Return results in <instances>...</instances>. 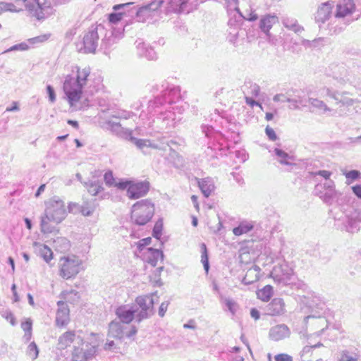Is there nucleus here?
<instances>
[{"mask_svg": "<svg viewBox=\"0 0 361 361\" xmlns=\"http://www.w3.org/2000/svg\"><path fill=\"white\" fill-rule=\"evenodd\" d=\"M291 334L289 327L284 324H278L271 327L269 332V338L274 341H279L290 337Z\"/></svg>", "mask_w": 361, "mask_h": 361, "instance_id": "15", "label": "nucleus"}, {"mask_svg": "<svg viewBox=\"0 0 361 361\" xmlns=\"http://www.w3.org/2000/svg\"><path fill=\"white\" fill-rule=\"evenodd\" d=\"M238 29L239 27L235 25L233 27L229 28L228 39L231 43L234 44L238 36Z\"/></svg>", "mask_w": 361, "mask_h": 361, "instance_id": "54", "label": "nucleus"}, {"mask_svg": "<svg viewBox=\"0 0 361 361\" xmlns=\"http://www.w3.org/2000/svg\"><path fill=\"white\" fill-rule=\"evenodd\" d=\"M355 8L353 0H341L336 6V18H343L350 13Z\"/></svg>", "mask_w": 361, "mask_h": 361, "instance_id": "22", "label": "nucleus"}, {"mask_svg": "<svg viewBox=\"0 0 361 361\" xmlns=\"http://www.w3.org/2000/svg\"><path fill=\"white\" fill-rule=\"evenodd\" d=\"M133 180L121 179L115 183V186L120 190H127L128 194V188L131 185Z\"/></svg>", "mask_w": 361, "mask_h": 361, "instance_id": "52", "label": "nucleus"}, {"mask_svg": "<svg viewBox=\"0 0 361 361\" xmlns=\"http://www.w3.org/2000/svg\"><path fill=\"white\" fill-rule=\"evenodd\" d=\"M143 255L145 261L152 267H155L159 259L161 261L164 259L163 252L158 249L152 247L147 248L146 252Z\"/></svg>", "mask_w": 361, "mask_h": 361, "instance_id": "23", "label": "nucleus"}, {"mask_svg": "<svg viewBox=\"0 0 361 361\" xmlns=\"http://www.w3.org/2000/svg\"><path fill=\"white\" fill-rule=\"evenodd\" d=\"M335 190V184L334 182L331 180H325L324 183L317 184L314 188V193H321L322 190Z\"/></svg>", "mask_w": 361, "mask_h": 361, "instance_id": "39", "label": "nucleus"}, {"mask_svg": "<svg viewBox=\"0 0 361 361\" xmlns=\"http://www.w3.org/2000/svg\"><path fill=\"white\" fill-rule=\"evenodd\" d=\"M129 140L135 145H136V147L140 149H144L145 147L157 148V146L154 144H152L149 140L137 139L133 137L131 133L129 134Z\"/></svg>", "mask_w": 361, "mask_h": 361, "instance_id": "31", "label": "nucleus"}, {"mask_svg": "<svg viewBox=\"0 0 361 361\" xmlns=\"http://www.w3.org/2000/svg\"><path fill=\"white\" fill-rule=\"evenodd\" d=\"M27 354L32 360H35L37 358L39 355V349L35 342H32L28 345Z\"/></svg>", "mask_w": 361, "mask_h": 361, "instance_id": "44", "label": "nucleus"}, {"mask_svg": "<svg viewBox=\"0 0 361 361\" xmlns=\"http://www.w3.org/2000/svg\"><path fill=\"white\" fill-rule=\"evenodd\" d=\"M202 248V255H201V262L203 264L204 268L206 271V272H208L209 269V259H208V255H207V247L204 243H202L201 245Z\"/></svg>", "mask_w": 361, "mask_h": 361, "instance_id": "46", "label": "nucleus"}, {"mask_svg": "<svg viewBox=\"0 0 361 361\" xmlns=\"http://www.w3.org/2000/svg\"><path fill=\"white\" fill-rule=\"evenodd\" d=\"M45 216L50 218L51 221L56 224L62 222L66 215L67 212L65 203L63 200L57 197H54L46 203V209L44 211Z\"/></svg>", "mask_w": 361, "mask_h": 361, "instance_id": "9", "label": "nucleus"}, {"mask_svg": "<svg viewBox=\"0 0 361 361\" xmlns=\"http://www.w3.org/2000/svg\"><path fill=\"white\" fill-rule=\"evenodd\" d=\"M261 269L257 265H252L246 272L243 279L245 284L251 283L259 279Z\"/></svg>", "mask_w": 361, "mask_h": 361, "instance_id": "28", "label": "nucleus"}, {"mask_svg": "<svg viewBox=\"0 0 361 361\" xmlns=\"http://www.w3.org/2000/svg\"><path fill=\"white\" fill-rule=\"evenodd\" d=\"M337 193L336 190H322L321 193H315V195L319 196L325 203L331 204L336 197Z\"/></svg>", "mask_w": 361, "mask_h": 361, "instance_id": "35", "label": "nucleus"}, {"mask_svg": "<svg viewBox=\"0 0 361 361\" xmlns=\"http://www.w3.org/2000/svg\"><path fill=\"white\" fill-rule=\"evenodd\" d=\"M54 247L61 252L68 251L71 247L70 241L66 238H58L54 240Z\"/></svg>", "mask_w": 361, "mask_h": 361, "instance_id": "34", "label": "nucleus"}, {"mask_svg": "<svg viewBox=\"0 0 361 361\" xmlns=\"http://www.w3.org/2000/svg\"><path fill=\"white\" fill-rule=\"evenodd\" d=\"M308 102L311 107L314 109L313 111H316L319 114H325L327 112L332 111V109L329 108L324 102L317 98L310 97Z\"/></svg>", "mask_w": 361, "mask_h": 361, "instance_id": "26", "label": "nucleus"}, {"mask_svg": "<svg viewBox=\"0 0 361 361\" xmlns=\"http://www.w3.org/2000/svg\"><path fill=\"white\" fill-rule=\"evenodd\" d=\"M344 176H345V178L347 179L346 183L348 185H349L351 183L349 181V180H355L360 178L361 173L359 171L351 170V171L344 173Z\"/></svg>", "mask_w": 361, "mask_h": 361, "instance_id": "50", "label": "nucleus"}, {"mask_svg": "<svg viewBox=\"0 0 361 361\" xmlns=\"http://www.w3.org/2000/svg\"><path fill=\"white\" fill-rule=\"evenodd\" d=\"M6 11H16L14 4L11 3L0 2V15Z\"/></svg>", "mask_w": 361, "mask_h": 361, "instance_id": "55", "label": "nucleus"}, {"mask_svg": "<svg viewBox=\"0 0 361 361\" xmlns=\"http://www.w3.org/2000/svg\"><path fill=\"white\" fill-rule=\"evenodd\" d=\"M100 78H93L90 67L73 66L63 84V90L72 111L82 107L80 99L83 92L92 95L102 88Z\"/></svg>", "mask_w": 361, "mask_h": 361, "instance_id": "2", "label": "nucleus"}, {"mask_svg": "<svg viewBox=\"0 0 361 361\" xmlns=\"http://www.w3.org/2000/svg\"><path fill=\"white\" fill-rule=\"evenodd\" d=\"M30 48V46L29 43L27 42H23L17 44H15L12 47H11L9 49L6 50L4 53H8L13 51H26L28 50Z\"/></svg>", "mask_w": 361, "mask_h": 361, "instance_id": "47", "label": "nucleus"}, {"mask_svg": "<svg viewBox=\"0 0 361 361\" xmlns=\"http://www.w3.org/2000/svg\"><path fill=\"white\" fill-rule=\"evenodd\" d=\"M135 44L139 56L147 60H155L157 58L154 49L149 44H145L142 39H137Z\"/></svg>", "mask_w": 361, "mask_h": 361, "instance_id": "17", "label": "nucleus"}, {"mask_svg": "<svg viewBox=\"0 0 361 361\" xmlns=\"http://www.w3.org/2000/svg\"><path fill=\"white\" fill-rule=\"evenodd\" d=\"M326 75L338 84L343 85L350 80L349 71L343 63H331L326 70Z\"/></svg>", "mask_w": 361, "mask_h": 361, "instance_id": "12", "label": "nucleus"}, {"mask_svg": "<svg viewBox=\"0 0 361 361\" xmlns=\"http://www.w3.org/2000/svg\"><path fill=\"white\" fill-rule=\"evenodd\" d=\"M166 13L188 12V0H164Z\"/></svg>", "mask_w": 361, "mask_h": 361, "instance_id": "20", "label": "nucleus"}, {"mask_svg": "<svg viewBox=\"0 0 361 361\" xmlns=\"http://www.w3.org/2000/svg\"><path fill=\"white\" fill-rule=\"evenodd\" d=\"M47 92L48 94L49 100L51 103H54L56 100V93L53 87L50 85L47 86Z\"/></svg>", "mask_w": 361, "mask_h": 361, "instance_id": "62", "label": "nucleus"}, {"mask_svg": "<svg viewBox=\"0 0 361 361\" xmlns=\"http://www.w3.org/2000/svg\"><path fill=\"white\" fill-rule=\"evenodd\" d=\"M286 101L290 104L288 106L290 109L295 110L300 109L301 106L300 105L301 102L300 101L295 100L291 97L286 98Z\"/></svg>", "mask_w": 361, "mask_h": 361, "instance_id": "59", "label": "nucleus"}, {"mask_svg": "<svg viewBox=\"0 0 361 361\" xmlns=\"http://www.w3.org/2000/svg\"><path fill=\"white\" fill-rule=\"evenodd\" d=\"M39 252L40 256L47 263H49L53 258V252L51 250L45 245H39Z\"/></svg>", "mask_w": 361, "mask_h": 361, "instance_id": "40", "label": "nucleus"}, {"mask_svg": "<svg viewBox=\"0 0 361 361\" xmlns=\"http://www.w3.org/2000/svg\"><path fill=\"white\" fill-rule=\"evenodd\" d=\"M137 332L135 326H128L118 321L113 320L109 324L108 338L122 341L124 338H130Z\"/></svg>", "mask_w": 361, "mask_h": 361, "instance_id": "11", "label": "nucleus"}, {"mask_svg": "<svg viewBox=\"0 0 361 361\" xmlns=\"http://www.w3.org/2000/svg\"><path fill=\"white\" fill-rule=\"evenodd\" d=\"M149 190V182L133 180L131 185L128 188V197L132 200L138 199L146 195Z\"/></svg>", "mask_w": 361, "mask_h": 361, "instance_id": "14", "label": "nucleus"}, {"mask_svg": "<svg viewBox=\"0 0 361 361\" xmlns=\"http://www.w3.org/2000/svg\"><path fill=\"white\" fill-rule=\"evenodd\" d=\"M234 10L239 14L240 18L249 21H255L258 18L257 15L252 8L250 11H246L245 13H243L238 6L234 7Z\"/></svg>", "mask_w": 361, "mask_h": 361, "instance_id": "42", "label": "nucleus"}, {"mask_svg": "<svg viewBox=\"0 0 361 361\" xmlns=\"http://www.w3.org/2000/svg\"><path fill=\"white\" fill-rule=\"evenodd\" d=\"M285 311V302L279 298L273 299L266 307V314L271 316L282 314Z\"/></svg>", "mask_w": 361, "mask_h": 361, "instance_id": "21", "label": "nucleus"}, {"mask_svg": "<svg viewBox=\"0 0 361 361\" xmlns=\"http://www.w3.org/2000/svg\"><path fill=\"white\" fill-rule=\"evenodd\" d=\"M158 91L160 94L154 96L148 102L147 114L153 118L147 125L159 130H167L175 127L182 118V107L173 106L180 97V89L167 81H163L161 84L153 87V92Z\"/></svg>", "mask_w": 361, "mask_h": 361, "instance_id": "1", "label": "nucleus"}, {"mask_svg": "<svg viewBox=\"0 0 361 361\" xmlns=\"http://www.w3.org/2000/svg\"><path fill=\"white\" fill-rule=\"evenodd\" d=\"M275 361H293V357L286 353H280L274 357Z\"/></svg>", "mask_w": 361, "mask_h": 361, "instance_id": "64", "label": "nucleus"}, {"mask_svg": "<svg viewBox=\"0 0 361 361\" xmlns=\"http://www.w3.org/2000/svg\"><path fill=\"white\" fill-rule=\"evenodd\" d=\"M283 25L288 30H290L295 33H300L304 30L303 27L298 24L296 19L292 18H283L282 20Z\"/></svg>", "mask_w": 361, "mask_h": 361, "instance_id": "29", "label": "nucleus"}, {"mask_svg": "<svg viewBox=\"0 0 361 361\" xmlns=\"http://www.w3.org/2000/svg\"><path fill=\"white\" fill-rule=\"evenodd\" d=\"M61 296L66 302L74 303L78 301L80 295L75 290H64L61 293Z\"/></svg>", "mask_w": 361, "mask_h": 361, "instance_id": "38", "label": "nucleus"}, {"mask_svg": "<svg viewBox=\"0 0 361 361\" xmlns=\"http://www.w3.org/2000/svg\"><path fill=\"white\" fill-rule=\"evenodd\" d=\"M253 227L254 226L252 222L242 221L237 227L233 229V233L235 235L239 236L250 232Z\"/></svg>", "mask_w": 361, "mask_h": 361, "instance_id": "32", "label": "nucleus"}, {"mask_svg": "<svg viewBox=\"0 0 361 361\" xmlns=\"http://www.w3.org/2000/svg\"><path fill=\"white\" fill-rule=\"evenodd\" d=\"M163 230V221L161 219H159L157 221L153 228L152 235L154 238L159 240L162 235Z\"/></svg>", "mask_w": 361, "mask_h": 361, "instance_id": "45", "label": "nucleus"}, {"mask_svg": "<svg viewBox=\"0 0 361 361\" xmlns=\"http://www.w3.org/2000/svg\"><path fill=\"white\" fill-rule=\"evenodd\" d=\"M274 153L276 156L277 157L278 161L281 164L285 165H291L292 161H293V157L290 156L288 153H286L285 151L276 148L274 149Z\"/></svg>", "mask_w": 361, "mask_h": 361, "instance_id": "33", "label": "nucleus"}, {"mask_svg": "<svg viewBox=\"0 0 361 361\" xmlns=\"http://www.w3.org/2000/svg\"><path fill=\"white\" fill-rule=\"evenodd\" d=\"M324 90L326 91V95L336 100L337 103H339L341 94L336 91H332L330 88H325Z\"/></svg>", "mask_w": 361, "mask_h": 361, "instance_id": "61", "label": "nucleus"}, {"mask_svg": "<svg viewBox=\"0 0 361 361\" xmlns=\"http://www.w3.org/2000/svg\"><path fill=\"white\" fill-rule=\"evenodd\" d=\"M132 116V113L127 111H118L116 112L114 114L112 115V117L116 118H124L128 119L130 118Z\"/></svg>", "mask_w": 361, "mask_h": 361, "instance_id": "60", "label": "nucleus"}, {"mask_svg": "<svg viewBox=\"0 0 361 361\" xmlns=\"http://www.w3.org/2000/svg\"><path fill=\"white\" fill-rule=\"evenodd\" d=\"M56 225L51 221L50 218H47L44 214L41 216L40 229L42 233L48 234L58 232Z\"/></svg>", "mask_w": 361, "mask_h": 361, "instance_id": "27", "label": "nucleus"}, {"mask_svg": "<svg viewBox=\"0 0 361 361\" xmlns=\"http://www.w3.org/2000/svg\"><path fill=\"white\" fill-rule=\"evenodd\" d=\"M151 241H152V238L150 237L141 239L140 240H139L137 243V249L140 251L143 250V249L145 248V246L150 244Z\"/></svg>", "mask_w": 361, "mask_h": 361, "instance_id": "63", "label": "nucleus"}, {"mask_svg": "<svg viewBox=\"0 0 361 361\" xmlns=\"http://www.w3.org/2000/svg\"><path fill=\"white\" fill-rule=\"evenodd\" d=\"M347 94H348L346 92H343L341 94L339 100L340 104H341L343 106H349L353 105L355 102H357L356 99L348 97Z\"/></svg>", "mask_w": 361, "mask_h": 361, "instance_id": "51", "label": "nucleus"}, {"mask_svg": "<svg viewBox=\"0 0 361 361\" xmlns=\"http://www.w3.org/2000/svg\"><path fill=\"white\" fill-rule=\"evenodd\" d=\"M95 210V205L93 202H84L81 206L80 211L85 216H91Z\"/></svg>", "mask_w": 361, "mask_h": 361, "instance_id": "43", "label": "nucleus"}, {"mask_svg": "<svg viewBox=\"0 0 361 361\" xmlns=\"http://www.w3.org/2000/svg\"><path fill=\"white\" fill-rule=\"evenodd\" d=\"M154 214V206L149 200L137 202L132 207L131 219L135 224L143 226L149 222Z\"/></svg>", "mask_w": 361, "mask_h": 361, "instance_id": "4", "label": "nucleus"}, {"mask_svg": "<svg viewBox=\"0 0 361 361\" xmlns=\"http://www.w3.org/2000/svg\"><path fill=\"white\" fill-rule=\"evenodd\" d=\"M157 293L149 295H140L136 298L135 305L137 307L136 320L140 322L154 314V304L158 302Z\"/></svg>", "mask_w": 361, "mask_h": 361, "instance_id": "5", "label": "nucleus"}, {"mask_svg": "<svg viewBox=\"0 0 361 361\" xmlns=\"http://www.w3.org/2000/svg\"><path fill=\"white\" fill-rule=\"evenodd\" d=\"M76 345L75 343L71 352L72 361H90L97 354L98 345L85 342L83 339H79Z\"/></svg>", "mask_w": 361, "mask_h": 361, "instance_id": "7", "label": "nucleus"}, {"mask_svg": "<svg viewBox=\"0 0 361 361\" xmlns=\"http://www.w3.org/2000/svg\"><path fill=\"white\" fill-rule=\"evenodd\" d=\"M123 16V13H112L109 16V20L111 23L116 24L119 22Z\"/></svg>", "mask_w": 361, "mask_h": 361, "instance_id": "57", "label": "nucleus"}, {"mask_svg": "<svg viewBox=\"0 0 361 361\" xmlns=\"http://www.w3.org/2000/svg\"><path fill=\"white\" fill-rule=\"evenodd\" d=\"M164 5V0H152L136 11L137 20L142 23L149 20H157L161 17Z\"/></svg>", "mask_w": 361, "mask_h": 361, "instance_id": "8", "label": "nucleus"}, {"mask_svg": "<svg viewBox=\"0 0 361 361\" xmlns=\"http://www.w3.org/2000/svg\"><path fill=\"white\" fill-rule=\"evenodd\" d=\"M137 312V307L136 305L133 304H127L118 306L115 310V314L119 319L118 322L128 325L134 319H136Z\"/></svg>", "mask_w": 361, "mask_h": 361, "instance_id": "13", "label": "nucleus"}, {"mask_svg": "<svg viewBox=\"0 0 361 361\" xmlns=\"http://www.w3.org/2000/svg\"><path fill=\"white\" fill-rule=\"evenodd\" d=\"M334 7L333 1H327L321 4L315 14V20L318 23H324L329 20Z\"/></svg>", "mask_w": 361, "mask_h": 361, "instance_id": "19", "label": "nucleus"}, {"mask_svg": "<svg viewBox=\"0 0 361 361\" xmlns=\"http://www.w3.org/2000/svg\"><path fill=\"white\" fill-rule=\"evenodd\" d=\"M271 276L275 282L283 286H289L293 289L301 290L305 295L302 296L311 302L309 305H317L320 300L319 297L314 293L308 290L307 286L301 281L295 280L292 267L284 259H279L271 272Z\"/></svg>", "mask_w": 361, "mask_h": 361, "instance_id": "3", "label": "nucleus"}, {"mask_svg": "<svg viewBox=\"0 0 361 361\" xmlns=\"http://www.w3.org/2000/svg\"><path fill=\"white\" fill-rule=\"evenodd\" d=\"M58 310L56 315V323L58 326H63L69 322L70 310L68 305L63 301L57 302Z\"/></svg>", "mask_w": 361, "mask_h": 361, "instance_id": "18", "label": "nucleus"}, {"mask_svg": "<svg viewBox=\"0 0 361 361\" xmlns=\"http://www.w3.org/2000/svg\"><path fill=\"white\" fill-rule=\"evenodd\" d=\"M220 300L226 307L231 314L234 315L235 314L237 304L233 299L221 296Z\"/></svg>", "mask_w": 361, "mask_h": 361, "instance_id": "41", "label": "nucleus"}, {"mask_svg": "<svg viewBox=\"0 0 361 361\" xmlns=\"http://www.w3.org/2000/svg\"><path fill=\"white\" fill-rule=\"evenodd\" d=\"M79 339H82V337L79 335H76L75 331H67L62 334L58 339L57 346L59 349H66L71 345V343H76L80 341Z\"/></svg>", "mask_w": 361, "mask_h": 361, "instance_id": "16", "label": "nucleus"}, {"mask_svg": "<svg viewBox=\"0 0 361 361\" xmlns=\"http://www.w3.org/2000/svg\"><path fill=\"white\" fill-rule=\"evenodd\" d=\"M82 260L76 255L61 257L59 262V275L64 279L75 277L80 271Z\"/></svg>", "mask_w": 361, "mask_h": 361, "instance_id": "6", "label": "nucleus"}, {"mask_svg": "<svg viewBox=\"0 0 361 361\" xmlns=\"http://www.w3.org/2000/svg\"><path fill=\"white\" fill-rule=\"evenodd\" d=\"M104 181L106 185H108L109 186H112V185L115 186V183L116 182L114 180L113 173L111 171L106 172L104 176Z\"/></svg>", "mask_w": 361, "mask_h": 361, "instance_id": "58", "label": "nucleus"}, {"mask_svg": "<svg viewBox=\"0 0 361 361\" xmlns=\"http://www.w3.org/2000/svg\"><path fill=\"white\" fill-rule=\"evenodd\" d=\"M49 34L39 35L35 37L28 39L27 42L29 43L30 46H33L36 44L42 43L47 41L49 38Z\"/></svg>", "mask_w": 361, "mask_h": 361, "instance_id": "48", "label": "nucleus"}, {"mask_svg": "<svg viewBox=\"0 0 361 361\" xmlns=\"http://www.w3.org/2000/svg\"><path fill=\"white\" fill-rule=\"evenodd\" d=\"M360 358V355L356 353H350L345 350L342 353L340 361H357Z\"/></svg>", "mask_w": 361, "mask_h": 361, "instance_id": "49", "label": "nucleus"}, {"mask_svg": "<svg viewBox=\"0 0 361 361\" xmlns=\"http://www.w3.org/2000/svg\"><path fill=\"white\" fill-rule=\"evenodd\" d=\"M85 186L87 189L88 192L95 196L97 194L99 193V192L103 189L102 188V183L99 181H89L87 183H85Z\"/></svg>", "mask_w": 361, "mask_h": 361, "instance_id": "36", "label": "nucleus"}, {"mask_svg": "<svg viewBox=\"0 0 361 361\" xmlns=\"http://www.w3.org/2000/svg\"><path fill=\"white\" fill-rule=\"evenodd\" d=\"M198 185L206 197H209L215 190L214 181L209 177L199 180Z\"/></svg>", "mask_w": 361, "mask_h": 361, "instance_id": "25", "label": "nucleus"}, {"mask_svg": "<svg viewBox=\"0 0 361 361\" xmlns=\"http://www.w3.org/2000/svg\"><path fill=\"white\" fill-rule=\"evenodd\" d=\"M257 298L262 301H268L273 295V288L270 285H267L257 292Z\"/></svg>", "mask_w": 361, "mask_h": 361, "instance_id": "37", "label": "nucleus"}, {"mask_svg": "<svg viewBox=\"0 0 361 361\" xmlns=\"http://www.w3.org/2000/svg\"><path fill=\"white\" fill-rule=\"evenodd\" d=\"M242 89L245 95L250 94L253 97H257L260 92L259 86L250 80L245 82Z\"/></svg>", "mask_w": 361, "mask_h": 361, "instance_id": "30", "label": "nucleus"}, {"mask_svg": "<svg viewBox=\"0 0 361 361\" xmlns=\"http://www.w3.org/2000/svg\"><path fill=\"white\" fill-rule=\"evenodd\" d=\"M278 23V18L274 15H267L262 17L259 21V28L267 36H269V30L272 26Z\"/></svg>", "mask_w": 361, "mask_h": 361, "instance_id": "24", "label": "nucleus"}, {"mask_svg": "<svg viewBox=\"0 0 361 361\" xmlns=\"http://www.w3.org/2000/svg\"><path fill=\"white\" fill-rule=\"evenodd\" d=\"M115 42L116 38L113 36L111 32H109V35H108V33H106L104 38L102 40V44L105 47V48L111 47Z\"/></svg>", "mask_w": 361, "mask_h": 361, "instance_id": "53", "label": "nucleus"}, {"mask_svg": "<svg viewBox=\"0 0 361 361\" xmlns=\"http://www.w3.org/2000/svg\"><path fill=\"white\" fill-rule=\"evenodd\" d=\"M295 100L300 101L301 104L300 105L301 106H305L307 104L306 99L305 98V95L303 92L300 91H296L295 94L293 96H291Z\"/></svg>", "mask_w": 361, "mask_h": 361, "instance_id": "56", "label": "nucleus"}, {"mask_svg": "<svg viewBox=\"0 0 361 361\" xmlns=\"http://www.w3.org/2000/svg\"><path fill=\"white\" fill-rule=\"evenodd\" d=\"M104 31V29L102 25L92 26L84 34L79 51L85 54L94 53L99 44V33H102Z\"/></svg>", "mask_w": 361, "mask_h": 361, "instance_id": "10", "label": "nucleus"}]
</instances>
